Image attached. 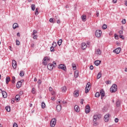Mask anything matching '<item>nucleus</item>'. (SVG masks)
<instances>
[{"mask_svg":"<svg viewBox=\"0 0 127 127\" xmlns=\"http://www.w3.org/2000/svg\"><path fill=\"white\" fill-rule=\"evenodd\" d=\"M36 33H37V31H36V30H34L33 31L32 35H34L36 34Z\"/></svg>","mask_w":127,"mask_h":127,"instance_id":"47","label":"nucleus"},{"mask_svg":"<svg viewBox=\"0 0 127 127\" xmlns=\"http://www.w3.org/2000/svg\"><path fill=\"white\" fill-rule=\"evenodd\" d=\"M31 7L32 10L33 11L35 10V4H32L31 6Z\"/></svg>","mask_w":127,"mask_h":127,"instance_id":"34","label":"nucleus"},{"mask_svg":"<svg viewBox=\"0 0 127 127\" xmlns=\"http://www.w3.org/2000/svg\"><path fill=\"white\" fill-rule=\"evenodd\" d=\"M107 25L106 24H104L103 26H102V29H107Z\"/></svg>","mask_w":127,"mask_h":127,"instance_id":"44","label":"nucleus"},{"mask_svg":"<svg viewBox=\"0 0 127 127\" xmlns=\"http://www.w3.org/2000/svg\"><path fill=\"white\" fill-rule=\"evenodd\" d=\"M126 22H127V20H126V19H124L122 21V24H126Z\"/></svg>","mask_w":127,"mask_h":127,"instance_id":"42","label":"nucleus"},{"mask_svg":"<svg viewBox=\"0 0 127 127\" xmlns=\"http://www.w3.org/2000/svg\"><path fill=\"white\" fill-rule=\"evenodd\" d=\"M85 111L86 114H89L90 113V106H89V105L86 106Z\"/></svg>","mask_w":127,"mask_h":127,"instance_id":"16","label":"nucleus"},{"mask_svg":"<svg viewBox=\"0 0 127 127\" xmlns=\"http://www.w3.org/2000/svg\"><path fill=\"white\" fill-rule=\"evenodd\" d=\"M117 90H118V86L116 84H113L110 88V91L111 93L117 92Z\"/></svg>","mask_w":127,"mask_h":127,"instance_id":"3","label":"nucleus"},{"mask_svg":"<svg viewBox=\"0 0 127 127\" xmlns=\"http://www.w3.org/2000/svg\"><path fill=\"white\" fill-rule=\"evenodd\" d=\"M81 49H82V50H85L87 48L88 46L87 45V44H86L85 43H82L81 44Z\"/></svg>","mask_w":127,"mask_h":127,"instance_id":"13","label":"nucleus"},{"mask_svg":"<svg viewBox=\"0 0 127 127\" xmlns=\"http://www.w3.org/2000/svg\"><path fill=\"white\" fill-rule=\"evenodd\" d=\"M38 10H39V9L38 8H36L35 11V15H38Z\"/></svg>","mask_w":127,"mask_h":127,"instance_id":"36","label":"nucleus"},{"mask_svg":"<svg viewBox=\"0 0 127 127\" xmlns=\"http://www.w3.org/2000/svg\"><path fill=\"white\" fill-rule=\"evenodd\" d=\"M55 48H54V47H51V48H50V50H51V52H54L55 51V50H54V49H55Z\"/></svg>","mask_w":127,"mask_h":127,"instance_id":"41","label":"nucleus"},{"mask_svg":"<svg viewBox=\"0 0 127 127\" xmlns=\"http://www.w3.org/2000/svg\"><path fill=\"white\" fill-rule=\"evenodd\" d=\"M19 94L20 95H23V91H20Z\"/></svg>","mask_w":127,"mask_h":127,"instance_id":"63","label":"nucleus"},{"mask_svg":"<svg viewBox=\"0 0 127 127\" xmlns=\"http://www.w3.org/2000/svg\"><path fill=\"white\" fill-rule=\"evenodd\" d=\"M125 4L126 5V6H127V0L125 1Z\"/></svg>","mask_w":127,"mask_h":127,"instance_id":"64","label":"nucleus"},{"mask_svg":"<svg viewBox=\"0 0 127 127\" xmlns=\"http://www.w3.org/2000/svg\"><path fill=\"white\" fill-rule=\"evenodd\" d=\"M72 67L73 70H76L77 69V67L76 66V64L74 63L72 64Z\"/></svg>","mask_w":127,"mask_h":127,"instance_id":"32","label":"nucleus"},{"mask_svg":"<svg viewBox=\"0 0 127 127\" xmlns=\"http://www.w3.org/2000/svg\"><path fill=\"white\" fill-rule=\"evenodd\" d=\"M100 64H101V61L99 60L95 61L94 62V64L96 66H99V65H100Z\"/></svg>","mask_w":127,"mask_h":127,"instance_id":"25","label":"nucleus"},{"mask_svg":"<svg viewBox=\"0 0 127 127\" xmlns=\"http://www.w3.org/2000/svg\"><path fill=\"white\" fill-rule=\"evenodd\" d=\"M121 106V101L120 100H117L116 101V106L120 107Z\"/></svg>","mask_w":127,"mask_h":127,"instance_id":"31","label":"nucleus"},{"mask_svg":"<svg viewBox=\"0 0 127 127\" xmlns=\"http://www.w3.org/2000/svg\"><path fill=\"white\" fill-rule=\"evenodd\" d=\"M49 61H50V57H45L43 60V64L45 66H47Z\"/></svg>","mask_w":127,"mask_h":127,"instance_id":"2","label":"nucleus"},{"mask_svg":"<svg viewBox=\"0 0 127 127\" xmlns=\"http://www.w3.org/2000/svg\"><path fill=\"white\" fill-rule=\"evenodd\" d=\"M95 53L98 56L101 55V54H102V51H101L100 49H97L95 51Z\"/></svg>","mask_w":127,"mask_h":127,"instance_id":"18","label":"nucleus"},{"mask_svg":"<svg viewBox=\"0 0 127 127\" xmlns=\"http://www.w3.org/2000/svg\"><path fill=\"white\" fill-rule=\"evenodd\" d=\"M10 81V77L9 76H7L5 79L6 84H8V82Z\"/></svg>","mask_w":127,"mask_h":127,"instance_id":"27","label":"nucleus"},{"mask_svg":"<svg viewBox=\"0 0 127 127\" xmlns=\"http://www.w3.org/2000/svg\"><path fill=\"white\" fill-rule=\"evenodd\" d=\"M58 104H59L57 106L56 109H57V112H59L61 111L62 109V107L61 106V104L60 101H58Z\"/></svg>","mask_w":127,"mask_h":127,"instance_id":"7","label":"nucleus"},{"mask_svg":"<svg viewBox=\"0 0 127 127\" xmlns=\"http://www.w3.org/2000/svg\"><path fill=\"white\" fill-rule=\"evenodd\" d=\"M121 49H122L121 48H118L115 50H113V52H114V53H116V54H119L120 52H121Z\"/></svg>","mask_w":127,"mask_h":127,"instance_id":"17","label":"nucleus"},{"mask_svg":"<svg viewBox=\"0 0 127 127\" xmlns=\"http://www.w3.org/2000/svg\"><path fill=\"white\" fill-rule=\"evenodd\" d=\"M45 103H44V102H42V109H45Z\"/></svg>","mask_w":127,"mask_h":127,"instance_id":"39","label":"nucleus"},{"mask_svg":"<svg viewBox=\"0 0 127 127\" xmlns=\"http://www.w3.org/2000/svg\"><path fill=\"white\" fill-rule=\"evenodd\" d=\"M33 39H37V37H38V36H37V35H33Z\"/></svg>","mask_w":127,"mask_h":127,"instance_id":"45","label":"nucleus"},{"mask_svg":"<svg viewBox=\"0 0 127 127\" xmlns=\"http://www.w3.org/2000/svg\"><path fill=\"white\" fill-rule=\"evenodd\" d=\"M57 46V43H56V42H53L52 47H54L55 48V47H56Z\"/></svg>","mask_w":127,"mask_h":127,"instance_id":"38","label":"nucleus"},{"mask_svg":"<svg viewBox=\"0 0 127 127\" xmlns=\"http://www.w3.org/2000/svg\"><path fill=\"white\" fill-rule=\"evenodd\" d=\"M52 95H53V96L54 95H55V91H52Z\"/></svg>","mask_w":127,"mask_h":127,"instance_id":"62","label":"nucleus"},{"mask_svg":"<svg viewBox=\"0 0 127 127\" xmlns=\"http://www.w3.org/2000/svg\"><path fill=\"white\" fill-rule=\"evenodd\" d=\"M52 90H53V88H52L51 87H50L49 88L50 92H52Z\"/></svg>","mask_w":127,"mask_h":127,"instance_id":"60","label":"nucleus"},{"mask_svg":"<svg viewBox=\"0 0 127 127\" xmlns=\"http://www.w3.org/2000/svg\"><path fill=\"white\" fill-rule=\"evenodd\" d=\"M55 125H56V119L54 118L51 121L50 125L51 127H55Z\"/></svg>","mask_w":127,"mask_h":127,"instance_id":"8","label":"nucleus"},{"mask_svg":"<svg viewBox=\"0 0 127 127\" xmlns=\"http://www.w3.org/2000/svg\"><path fill=\"white\" fill-rule=\"evenodd\" d=\"M12 84H15V77L12 76Z\"/></svg>","mask_w":127,"mask_h":127,"instance_id":"35","label":"nucleus"},{"mask_svg":"<svg viewBox=\"0 0 127 127\" xmlns=\"http://www.w3.org/2000/svg\"><path fill=\"white\" fill-rule=\"evenodd\" d=\"M31 92L33 93V94H35V93H36V92L35 91V88L34 87H33L32 89V91Z\"/></svg>","mask_w":127,"mask_h":127,"instance_id":"43","label":"nucleus"},{"mask_svg":"<svg viewBox=\"0 0 127 127\" xmlns=\"http://www.w3.org/2000/svg\"><path fill=\"white\" fill-rule=\"evenodd\" d=\"M60 19H58L57 21V23H58V24H60Z\"/></svg>","mask_w":127,"mask_h":127,"instance_id":"56","label":"nucleus"},{"mask_svg":"<svg viewBox=\"0 0 127 127\" xmlns=\"http://www.w3.org/2000/svg\"><path fill=\"white\" fill-rule=\"evenodd\" d=\"M17 65V63L15 60H13L12 61V66L13 69H16V66Z\"/></svg>","mask_w":127,"mask_h":127,"instance_id":"11","label":"nucleus"},{"mask_svg":"<svg viewBox=\"0 0 127 127\" xmlns=\"http://www.w3.org/2000/svg\"><path fill=\"white\" fill-rule=\"evenodd\" d=\"M100 94L101 97V99H103V98L105 97V90L104 89H101L100 90Z\"/></svg>","mask_w":127,"mask_h":127,"instance_id":"15","label":"nucleus"},{"mask_svg":"<svg viewBox=\"0 0 127 127\" xmlns=\"http://www.w3.org/2000/svg\"><path fill=\"white\" fill-rule=\"evenodd\" d=\"M18 27H19V26H18V24L17 23H15L13 24V29H15V28H18Z\"/></svg>","mask_w":127,"mask_h":127,"instance_id":"22","label":"nucleus"},{"mask_svg":"<svg viewBox=\"0 0 127 127\" xmlns=\"http://www.w3.org/2000/svg\"><path fill=\"white\" fill-rule=\"evenodd\" d=\"M81 19L82 21H86L87 20L86 15H83L82 16H81Z\"/></svg>","mask_w":127,"mask_h":127,"instance_id":"28","label":"nucleus"},{"mask_svg":"<svg viewBox=\"0 0 127 127\" xmlns=\"http://www.w3.org/2000/svg\"><path fill=\"white\" fill-rule=\"evenodd\" d=\"M102 77V72H99L97 74V79H100Z\"/></svg>","mask_w":127,"mask_h":127,"instance_id":"33","label":"nucleus"},{"mask_svg":"<svg viewBox=\"0 0 127 127\" xmlns=\"http://www.w3.org/2000/svg\"><path fill=\"white\" fill-rule=\"evenodd\" d=\"M89 69L90 70H93L94 69V66L93 65H90Z\"/></svg>","mask_w":127,"mask_h":127,"instance_id":"55","label":"nucleus"},{"mask_svg":"<svg viewBox=\"0 0 127 127\" xmlns=\"http://www.w3.org/2000/svg\"><path fill=\"white\" fill-rule=\"evenodd\" d=\"M74 110L76 113H79L80 112V108L79 106H78V105H75Z\"/></svg>","mask_w":127,"mask_h":127,"instance_id":"19","label":"nucleus"},{"mask_svg":"<svg viewBox=\"0 0 127 127\" xmlns=\"http://www.w3.org/2000/svg\"><path fill=\"white\" fill-rule=\"evenodd\" d=\"M119 33L120 34V35H122V34H123V33H124V32H123V30H120L119 31Z\"/></svg>","mask_w":127,"mask_h":127,"instance_id":"52","label":"nucleus"},{"mask_svg":"<svg viewBox=\"0 0 127 127\" xmlns=\"http://www.w3.org/2000/svg\"><path fill=\"white\" fill-rule=\"evenodd\" d=\"M16 45L18 46L19 45V41H18V40H16Z\"/></svg>","mask_w":127,"mask_h":127,"instance_id":"51","label":"nucleus"},{"mask_svg":"<svg viewBox=\"0 0 127 127\" xmlns=\"http://www.w3.org/2000/svg\"><path fill=\"white\" fill-rule=\"evenodd\" d=\"M95 35L96 37H101L102 35V31L100 30H97L95 32Z\"/></svg>","mask_w":127,"mask_h":127,"instance_id":"6","label":"nucleus"},{"mask_svg":"<svg viewBox=\"0 0 127 127\" xmlns=\"http://www.w3.org/2000/svg\"><path fill=\"white\" fill-rule=\"evenodd\" d=\"M58 68L62 69V70H63L64 71H66V70H67V68H66V65L64 64H61L59 65Z\"/></svg>","mask_w":127,"mask_h":127,"instance_id":"5","label":"nucleus"},{"mask_svg":"<svg viewBox=\"0 0 127 127\" xmlns=\"http://www.w3.org/2000/svg\"><path fill=\"white\" fill-rule=\"evenodd\" d=\"M73 95L75 97H79V91L75 90L73 92Z\"/></svg>","mask_w":127,"mask_h":127,"instance_id":"20","label":"nucleus"},{"mask_svg":"<svg viewBox=\"0 0 127 127\" xmlns=\"http://www.w3.org/2000/svg\"><path fill=\"white\" fill-rule=\"evenodd\" d=\"M61 91L63 92V93H65V92L67 91V87H66V86H63L61 88Z\"/></svg>","mask_w":127,"mask_h":127,"instance_id":"23","label":"nucleus"},{"mask_svg":"<svg viewBox=\"0 0 127 127\" xmlns=\"http://www.w3.org/2000/svg\"><path fill=\"white\" fill-rule=\"evenodd\" d=\"M101 119V116L99 115H94L93 117V123L94 127H97L99 126V122L97 121H99Z\"/></svg>","mask_w":127,"mask_h":127,"instance_id":"1","label":"nucleus"},{"mask_svg":"<svg viewBox=\"0 0 127 127\" xmlns=\"http://www.w3.org/2000/svg\"><path fill=\"white\" fill-rule=\"evenodd\" d=\"M106 84H107V85L111 84H112V82H111V80H108L106 82Z\"/></svg>","mask_w":127,"mask_h":127,"instance_id":"46","label":"nucleus"},{"mask_svg":"<svg viewBox=\"0 0 127 127\" xmlns=\"http://www.w3.org/2000/svg\"><path fill=\"white\" fill-rule=\"evenodd\" d=\"M19 82L22 84V83L24 82V80L21 79L20 81H19Z\"/></svg>","mask_w":127,"mask_h":127,"instance_id":"61","label":"nucleus"},{"mask_svg":"<svg viewBox=\"0 0 127 127\" xmlns=\"http://www.w3.org/2000/svg\"><path fill=\"white\" fill-rule=\"evenodd\" d=\"M19 76H20V77H23V76H24V71H23V70L20 71Z\"/></svg>","mask_w":127,"mask_h":127,"instance_id":"30","label":"nucleus"},{"mask_svg":"<svg viewBox=\"0 0 127 127\" xmlns=\"http://www.w3.org/2000/svg\"><path fill=\"white\" fill-rule=\"evenodd\" d=\"M54 67H55V65L51 64H48L47 66V68L49 70H50V71H52Z\"/></svg>","mask_w":127,"mask_h":127,"instance_id":"9","label":"nucleus"},{"mask_svg":"<svg viewBox=\"0 0 127 127\" xmlns=\"http://www.w3.org/2000/svg\"><path fill=\"white\" fill-rule=\"evenodd\" d=\"M20 100V96H19V95H16L15 96V101L16 102H19Z\"/></svg>","mask_w":127,"mask_h":127,"instance_id":"21","label":"nucleus"},{"mask_svg":"<svg viewBox=\"0 0 127 127\" xmlns=\"http://www.w3.org/2000/svg\"><path fill=\"white\" fill-rule=\"evenodd\" d=\"M0 91H1L2 93L3 98H4V99L6 98L7 97V93H6V92H5V91H2V89H0Z\"/></svg>","mask_w":127,"mask_h":127,"instance_id":"10","label":"nucleus"},{"mask_svg":"<svg viewBox=\"0 0 127 127\" xmlns=\"http://www.w3.org/2000/svg\"><path fill=\"white\" fill-rule=\"evenodd\" d=\"M95 96L96 98H99V97H100V93L96 92L95 94Z\"/></svg>","mask_w":127,"mask_h":127,"instance_id":"40","label":"nucleus"},{"mask_svg":"<svg viewBox=\"0 0 127 127\" xmlns=\"http://www.w3.org/2000/svg\"><path fill=\"white\" fill-rule=\"evenodd\" d=\"M96 15L97 17H99V16H100V13H99L98 11H96Z\"/></svg>","mask_w":127,"mask_h":127,"instance_id":"53","label":"nucleus"},{"mask_svg":"<svg viewBox=\"0 0 127 127\" xmlns=\"http://www.w3.org/2000/svg\"><path fill=\"white\" fill-rule=\"evenodd\" d=\"M74 77L75 78H78L79 77V71L78 70L74 72Z\"/></svg>","mask_w":127,"mask_h":127,"instance_id":"26","label":"nucleus"},{"mask_svg":"<svg viewBox=\"0 0 127 127\" xmlns=\"http://www.w3.org/2000/svg\"><path fill=\"white\" fill-rule=\"evenodd\" d=\"M80 104H81V105H83V104H84V99H82L81 100Z\"/></svg>","mask_w":127,"mask_h":127,"instance_id":"57","label":"nucleus"},{"mask_svg":"<svg viewBox=\"0 0 127 127\" xmlns=\"http://www.w3.org/2000/svg\"><path fill=\"white\" fill-rule=\"evenodd\" d=\"M120 38H121L122 39H125V37L123 35H119Z\"/></svg>","mask_w":127,"mask_h":127,"instance_id":"48","label":"nucleus"},{"mask_svg":"<svg viewBox=\"0 0 127 127\" xmlns=\"http://www.w3.org/2000/svg\"><path fill=\"white\" fill-rule=\"evenodd\" d=\"M115 123H118L119 122V119L115 118Z\"/></svg>","mask_w":127,"mask_h":127,"instance_id":"59","label":"nucleus"},{"mask_svg":"<svg viewBox=\"0 0 127 127\" xmlns=\"http://www.w3.org/2000/svg\"><path fill=\"white\" fill-rule=\"evenodd\" d=\"M56 19H58V16H55V18H51L49 21L51 22V23H55Z\"/></svg>","mask_w":127,"mask_h":127,"instance_id":"12","label":"nucleus"},{"mask_svg":"<svg viewBox=\"0 0 127 127\" xmlns=\"http://www.w3.org/2000/svg\"><path fill=\"white\" fill-rule=\"evenodd\" d=\"M110 120V114H106L104 116V121L106 123H108V122Z\"/></svg>","mask_w":127,"mask_h":127,"instance_id":"14","label":"nucleus"},{"mask_svg":"<svg viewBox=\"0 0 127 127\" xmlns=\"http://www.w3.org/2000/svg\"><path fill=\"white\" fill-rule=\"evenodd\" d=\"M90 87H91V83L88 82L85 87V94H87V93H89V92H90V90L91 89Z\"/></svg>","mask_w":127,"mask_h":127,"instance_id":"4","label":"nucleus"},{"mask_svg":"<svg viewBox=\"0 0 127 127\" xmlns=\"http://www.w3.org/2000/svg\"><path fill=\"white\" fill-rule=\"evenodd\" d=\"M34 43H32L31 44V47H32V48H34Z\"/></svg>","mask_w":127,"mask_h":127,"instance_id":"54","label":"nucleus"},{"mask_svg":"<svg viewBox=\"0 0 127 127\" xmlns=\"http://www.w3.org/2000/svg\"><path fill=\"white\" fill-rule=\"evenodd\" d=\"M13 127H18V126H17V124L14 123L13 125Z\"/></svg>","mask_w":127,"mask_h":127,"instance_id":"49","label":"nucleus"},{"mask_svg":"<svg viewBox=\"0 0 127 127\" xmlns=\"http://www.w3.org/2000/svg\"><path fill=\"white\" fill-rule=\"evenodd\" d=\"M115 39H119V36H118L117 34H115Z\"/></svg>","mask_w":127,"mask_h":127,"instance_id":"50","label":"nucleus"},{"mask_svg":"<svg viewBox=\"0 0 127 127\" xmlns=\"http://www.w3.org/2000/svg\"><path fill=\"white\" fill-rule=\"evenodd\" d=\"M38 83L39 85H40V84H41V83H42L41 80L40 79H38Z\"/></svg>","mask_w":127,"mask_h":127,"instance_id":"58","label":"nucleus"},{"mask_svg":"<svg viewBox=\"0 0 127 127\" xmlns=\"http://www.w3.org/2000/svg\"><path fill=\"white\" fill-rule=\"evenodd\" d=\"M62 39H60L58 41V44L59 46H61V44H62Z\"/></svg>","mask_w":127,"mask_h":127,"instance_id":"37","label":"nucleus"},{"mask_svg":"<svg viewBox=\"0 0 127 127\" xmlns=\"http://www.w3.org/2000/svg\"><path fill=\"white\" fill-rule=\"evenodd\" d=\"M5 110L6 112H10V106H7L5 107Z\"/></svg>","mask_w":127,"mask_h":127,"instance_id":"29","label":"nucleus"},{"mask_svg":"<svg viewBox=\"0 0 127 127\" xmlns=\"http://www.w3.org/2000/svg\"><path fill=\"white\" fill-rule=\"evenodd\" d=\"M21 85H22L21 82L18 81L16 84V88H17V89H19V88L21 87Z\"/></svg>","mask_w":127,"mask_h":127,"instance_id":"24","label":"nucleus"}]
</instances>
